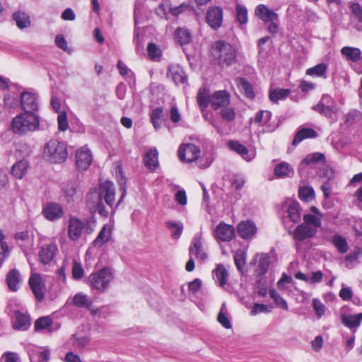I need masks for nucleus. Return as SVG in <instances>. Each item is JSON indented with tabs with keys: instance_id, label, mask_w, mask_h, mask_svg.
<instances>
[{
	"instance_id": "1",
	"label": "nucleus",
	"mask_w": 362,
	"mask_h": 362,
	"mask_svg": "<svg viewBox=\"0 0 362 362\" xmlns=\"http://www.w3.org/2000/svg\"><path fill=\"white\" fill-rule=\"evenodd\" d=\"M119 182L122 192L115 206V188L114 184L109 180H106L100 183L98 190L91 191L88 194L87 202L90 209L93 212H98L102 216L107 217L109 215V212L106 210L103 204L104 200L114 212L122 203L127 194V189L124 186L126 180L122 177Z\"/></svg>"
},
{
	"instance_id": "2",
	"label": "nucleus",
	"mask_w": 362,
	"mask_h": 362,
	"mask_svg": "<svg viewBox=\"0 0 362 362\" xmlns=\"http://www.w3.org/2000/svg\"><path fill=\"white\" fill-rule=\"evenodd\" d=\"M212 54L221 67L228 66L236 60V51L228 42L218 40L212 47Z\"/></svg>"
},
{
	"instance_id": "3",
	"label": "nucleus",
	"mask_w": 362,
	"mask_h": 362,
	"mask_svg": "<svg viewBox=\"0 0 362 362\" xmlns=\"http://www.w3.org/2000/svg\"><path fill=\"white\" fill-rule=\"evenodd\" d=\"M68 156L66 145L64 142L52 139L45 145L43 157L53 163H62Z\"/></svg>"
},
{
	"instance_id": "4",
	"label": "nucleus",
	"mask_w": 362,
	"mask_h": 362,
	"mask_svg": "<svg viewBox=\"0 0 362 362\" xmlns=\"http://www.w3.org/2000/svg\"><path fill=\"white\" fill-rule=\"evenodd\" d=\"M39 124L38 117L35 113L24 112L13 118L12 129L14 133L21 135L36 130Z\"/></svg>"
},
{
	"instance_id": "5",
	"label": "nucleus",
	"mask_w": 362,
	"mask_h": 362,
	"mask_svg": "<svg viewBox=\"0 0 362 362\" xmlns=\"http://www.w3.org/2000/svg\"><path fill=\"white\" fill-rule=\"evenodd\" d=\"M114 270L109 267L92 273L88 277L90 286L98 293L105 292L114 279Z\"/></svg>"
},
{
	"instance_id": "6",
	"label": "nucleus",
	"mask_w": 362,
	"mask_h": 362,
	"mask_svg": "<svg viewBox=\"0 0 362 362\" xmlns=\"http://www.w3.org/2000/svg\"><path fill=\"white\" fill-rule=\"evenodd\" d=\"M206 24L214 30H218L223 24V11L221 7L210 6L205 15Z\"/></svg>"
},
{
	"instance_id": "7",
	"label": "nucleus",
	"mask_w": 362,
	"mask_h": 362,
	"mask_svg": "<svg viewBox=\"0 0 362 362\" xmlns=\"http://www.w3.org/2000/svg\"><path fill=\"white\" fill-rule=\"evenodd\" d=\"M200 155V149L193 144H182L178 150V156L182 161L192 163Z\"/></svg>"
},
{
	"instance_id": "8",
	"label": "nucleus",
	"mask_w": 362,
	"mask_h": 362,
	"mask_svg": "<svg viewBox=\"0 0 362 362\" xmlns=\"http://www.w3.org/2000/svg\"><path fill=\"white\" fill-rule=\"evenodd\" d=\"M93 162V156L87 146H83L76 153V164L79 170H86Z\"/></svg>"
},
{
	"instance_id": "9",
	"label": "nucleus",
	"mask_w": 362,
	"mask_h": 362,
	"mask_svg": "<svg viewBox=\"0 0 362 362\" xmlns=\"http://www.w3.org/2000/svg\"><path fill=\"white\" fill-rule=\"evenodd\" d=\"M28 284L35 298L38 301H41L45 298V285L40 274L37 273L32 274Z\"/></svg>"
},
{
	"instance_id": "10",
	"label": "nucleus",
	"mask_w": 362,
	"mask_h": 362,
	"mask_svg": "<svg viewBox=\"0 0 362 362\" xmlns=\"http://www.w3.org/2000/svg\"><path fill=\"white\" fill-rule=\"evenodd\" d=\"M282 209L287 213V216L293 223H298L301 219L299 203L292 199H286L282 204Z\"/></svg>"
},
{
	"instance_id": "11",
	"label": "nucleus",
	"mask_w": 362,
	"mask_h": 362,
	"mask_svg": "<svg viewBox=\"0 0 362 362\" xmlns=\"http://www.w3.org/2000/svg\"><path fill=\"white\" fill-rule=\"evenodd\" d=\"M37 96L35 93L25 91L21 93L20 104L22 109L28 113H34L38 108Z\"/></svg>"
},
{
	"instance_id": "12",
	"label": "nucleus",
	"mask_w": 362,
	"mask_h": 362,
	"mask_svg": "<svg viewBox=\"0 0 362 362\" xmlns=\"http://www.w3.org/2000/svg\"><path fill=\"white\" fill-rule=\"evenodd\" d=\"M214 235L218 240L230 242L235 236V228L231 225L220 222L214 231Z\"/></svg>"
},
{
	"instance_id": "13",
	"label": "nucleus",
	"mask_w": 362,
	"mask_h": 362,
	"mask_svg": "<svg viewBox=\"0 0 362 362\" xmlns=\"http://www.w3.org/2000/svg\"><path fill=\"white\" fill-rule=\"evenodd\" d=\"M230 102V95L226 90H216L211 95V106L214 110L228 106Z\"/></svg>"
},
{
	"instance_id": "14",
	"label": "nucleus",
	"mask_w": 362,
	"mask_h": 362,
	"mask_svg": "<svg viewBox=\"0 0 362 362\" xmlns=\"http://www.w3.org/2000/svg\"><path fill=\"white\" fill-rule=\"evenodd\" d=\"M86 223L78 218L71 217L68 226V236L73 240H78L83 230H85Z\"/></svg>"
},
{
	"instance_id": "15",
	"label": "nucleus",
	"mask_w": 362,
	"mask_h": 362,
	"mask_svg": "<svg viewBox=\"0 0 362 362\" xmlns=\"http://www.w3.org/2000/svg\"><path fill=\"white\" fill-rule=\"evenodd\" d=\"M12 326L14 329L25 331L30 326V318L27 313L14 310L12 315Z\"/></svg>"
},
{
	"instance_id": "16",
	"label": "nucleus",
	"mask_w": 362,
	"mask_h": 362,
	"mask_svg": "<svg viewBox=\"0 0 362 362\" xmlns=\"http://www.w3.org/2000/svg\"><path fill=\"white\" fill-rule=\"evenodd\" d=\"M42 213L46 219L50 221H54L63 216L64 211L59 204L49 202L43 207Z\"/></svg>"
},
{
	"instance_id": "17",
	"label": "nucleus",
	"mask_w": 362,
	"mask_h": 362,
	"mask_svg": "<svg viewBox=\"0 0 362 362\" xmlns=\"http://www.w3.org/2000/svg\"><path fill=\"white\" fill-rule=\"evenodd\" d=\"M64 199L69 203L81 200L82 192L75 182H69L62 188Z\"/></svg>"
},
{
	"instance_id": "18",
	"label": "nucleus",
	"mask_w": 362,
	"mask_h": 362,
	"mask_svg": "<svg viewBox=\"0 0 362 362\" xmlns=\"http://www.w3.org/2000/svg\"><path fill=\"white\" fill-rule=\"evenodd\" d=\"M341 323L355 333L362 323V313L358 314H342L341 315Z\"/></svg>"
},
{
	"instance_id": "19",
	"label": "nucleus",
	"mask_w": 362,
	"mask_h": 362,
	"mask_svg": "<svg viewBox=\"0 0 362 362\" xmlns=\"http://www.w3.org/2000/svg\"><path fill=\"white\" fill-rule=\"evenodd\" d=\"M189 251L190 256L194 255L201 261L204 262L207 259V255L203 249L201 235H197L193 238Z\"/></svg>"
},
{
	"instance_id": "20",
	"label": "nucleus",
	"mask_w": 362,
	"mask_h": 362,
	"mask_svg": "<svg viewBox=\"0 0 362 362\" xmlns=\"http://www.w3.org/2000/svg\"><path fill=\"white\" fill-rule=\"evenodd\" d=\"M228 146L230 150L239 154L246 161L252 160L255 156V151H250L246 146L238 141H230Z\"/></svg>"
},
{
	"instance_id": "21",
	"label": "nucleus",
	"mask_w": 362,
	"mask_h": 362,
	"mask_svg": "<svg viewBox=\"0 0 362 362\" xmlns=\"http://www.w3.org/2000/svg\"><path fill=\"white\" fill-rule=\"evenodd\" d=\"M57 246L55 243L43 245L39 252L40 261L43 264H48L54 257L57 252Z\"/></svg>"
},
{
	"instance_id": "22",
	"label": "nucleus",
	"mask_w": 362,
	"mask_h": 362,
	"mask_svg": "<svg viewBox=\"0 0 362 362\" xmlns=\"http://www.w3.org/2000/svg\"><path fill=\"white\" fill-rule=\"evenodd\" d=\"M272 119V112L268 110L258 111L253 118L250 119V123L254 122L260 126H266L265 132H272L274 131L275 127H272L269 125V122Z\"/></svg>"
},
{
	"instance_id": "23",
	"label": "nucleus",
	"mask_w": 362,
	"mask_h": 362,
	"mask_svg": "<svg viewBox=\"0 0 362 362\" xmlns=\"http://www.w3.org/2000/svg\"><path fill=\"white\" fill-rule=\"evenodd\" d=\"M317 233V230L313 229L308 225L304 223L298 225L293 231L294 239L303 241L306 239L313 238Z\"/></svg>"
},
{
	"instance_id": "24",
	"label": "nucleus",
	"mask_w": 362,
	"mask_h": 362,
	"mask_svg": "<svg viewBox=\"0 0 362 362\" xmlns=\"http://www.w3.org/2000/svg\"><path fill=\"white\" fill-rule=\"evenodd\" d=\"M257 230L255 223L251 221H242L238 226V234L244 239L252 238L257 233Z\"/></svg>"
},
{
	"instance_id": "25",
	"label": "nucleus",
	"mask_w": 362,
	"mask_h": 362,
	"mask_svg": "<svg viewBox=\"0 0 362 362\" xmlns=\"http://www.w3.org/2000/svg\"><path fill=\"white\" fill-rule=\"evenodd\" d=\"M145 166L150 170H156L159 166L158 151L156 148H151L146 152L143 158Z\"/></svg>"
},
{
	"instance_id": "26",
	"label": "nucleus",
	"mask_w": 362,
	"mask_h": 362,
	"mask_svg": "<svg viewBox=\"0 0 362 362\" xmlns=\"http://www.w3.org/2000/svg\"><path fill=\"white\" fill-rule=\"evenodd\" d=\"M349 8L351 12V21L354 27L359 32H362V8L358 3H351Z\"/></svg>"
},
{
	"instance_id": "27",
	"label": "nucleus",
	"mask_w": 362,
	"mask_h": 362,
	"mask_svg": "<svg viewBox=\"0 0 362 362\" xmlns=\"http://www.w3.org/2000/svg\"><path fill=\"white\" fill-rule=\"evenodd\" d=\"M255 15L265 23L276 21L278 14L264 4L258 5L255 10Z\"/></svg>"
},
{
	"instance_id": "28",
	"label": "nucleus",
	"mask_w": 362,
	"mask_h": 362,
	"mask_svg": "<svg viewBox=\"0 0 362 362\" xmlns=\"http://www.w3.org/2000/svg\"><path fill=\"white\" fill-rule=\"evenodd\" d=\"M325 156L324 154L321 153H313L308 155L300 163L298 171L299 173L301 174L303 170L308 165H314L316 163H325Z\"/></svg>"
},
{
	"instance_id": "29",
	"label": "nucleus",
	"mask_w": 362,
	"mask_h": 362,
	"mask_svg": "<svg viewBox=\"0 0 362 362\" xmlns=\"http://www.w3.org/2000/svg\"><path fill=\"white\" fill-rule=\"evenodd\" d=\"M168 77L173 80L175 84L184 83L187 81V76L183 69L176 64L169 66Z\"/></svg>"
},
{
	"instance_id": "30",
	"label": "nucleus",
	"mask_w": 362,
	"mask_h": 362,
	"mask_svg": "<svg viewBox=\"0 0 362 362\" xmlns=\"http://www.w3.org/2000/svg\"><path fill=\"white\" fill-rule=\"evenodd\" d=\"M274 174L278 178L292 177L294 175V170L291 164L281 161L276 165Z\"/></svg>"
},
{
	"instance_id": "31",
	"label": "nucleus",
	"mask_w": 362,
	"mask_h": 362,
	"mask_svg": "<svg viewBox=\"0 0 362 362\" xmlns=\"http://www.w3.org/2000/svg\"><path fill=\"white\" fill-rule=\"evenodd\" d=\"M21 276L18 270L13 269L8 272L6 277V282L8 288L11 291H17L19 284L21 283Z\"/></svg>"
},
{
	"instance_id": "32",
	"label": "nucleus",
	"mask_w": 362,
	"mask_h": 362,
	"mask_svg": "<svg viewBox=\"0 0 362 362\" xmlns=\"http://www.w3.org/2000/svg\"><path fill=\"white\" fill-rule=\"evenodd\" d=\"M112 230V228L110 224H105L94 240L93 243V246L100 247L107 243L111 237Z\"/></svg>"
},
{
	"instance_id": "33",
	"label": "nucleus",
	"mask_w": 362,
	"mask_h": 362,
	"mask_svg": "<svg viewBox=\"0 0 362 362\" xmlns=\"http://www.w3.org/2000/svg\"><path fill=\"white\" fill-rule=\"evenodd\" d=\"M213 277L218 286L223 288L226 285L228 272L223 264H218L213 271Z\"/></svg>"
},
{
	"instance_id": "34",
	"label": "nucleus",
	"mask_w": 362,
	"mask_h": 362,
	"mask_svg": "<svg viewBox=\"0 0 362 362\" xmlns=\"http://www.w3.org/2000/svg\"><path fill=\"white\" fill-rule=\"evenodd\" d=\"M197 103L202 112L207 108L209 105L211 104V94L209 88L206 87L199 88L197 95Z\"/></svg>"
},
{
	"instance_id": "35",
	"label": "nucleus",
	"mask_w": 362,
	"mask_h": 362,
	"mask_svg": "<svg viewBox=\"0 0 362 362\" xmlns=\"http://www.w3.org/2000/svg\"><path fill=\"white\" fill-rule=\"evenodd\" d=\"M317 133L312 128L300 127L293 140V145H297L305 139L315 138Z\"/></svg>"
},
{
	"instance_id": "36",
	"label": "nucleus",
	"mask_w": 362,
	"mask_h": 362,
	"mask_svg": "<svg viewBox=\"0 0 362 362\" xmlns=\"http://www.w3.org/2000/svg\"><path fill=\"white\" fill-rule=\"evenodd\" d=\"M29 356L31 362H49L50 351L47 348L32 350L30 351Z\"/></svg>"
},
{
	"instance_id": "37",
	"label": "nucleus",
	"mask_w": 362,
	"mask_h": 362,
	"mask_svg": "<svg viewBox=\"0 0 362 362\" xmlns=\"http://www.w3.org/2000/svg\"><path fill=\"white\" fill-rule=\"evenodd\" d=\"M151 122L154 129H160L162 122L165 120V114L162 107H156L150 114Z\"/></svg>"
},
{
	"instance_id": "38",
	"label": "nucleus",
	"mask_w": 362,
	"mask_h": 362,
	"mask_svg": "<svg viewBox=\"0 0 362 362\" xmlns=\"http://www.w3.org/2000/svg\"><path fill=\"white\" fill-rule=\"evenodd\" d=\"M175 37L177 42L182 46L189 44L192 40L190 31L185 28H178L175 30Z\"/></svg>"
},
{
	"instance_id": "39",
	"label": "nucleus",
	"mask_w": 362,
	"mask_h": 362,
	"mask_svg": "<svg viewBox=\"0 0 362 362\" xmlns=\"http://www.w3.org/2000/svg\"><path fill=\"white\" fill-rule=\"evenodd\" d=\"M28 168L26 160H21L16 162L11 168V174L18 179H21L25 175Z\"/></svg>"
},
{
	"instance_id": "40",
	"label": "nucleus",
	"mask_w": 362,
	"mask_h": 362,
	"mask_svg": "<svg viewBox=\"0 0 362 362\" xmlns=\"http://www.w3.org/2000/svg\"><path fill=\"white\" fill-rule=\"evenodd\" d=\"M341 54L346 59L356 62L361 59V52L358 48L347 46L341 49Z\"/></svg>"
},
{
	"instance_id": "41",
	"label": "nucleus",
	"mask_w": 362,
	"mask_h": 362,
	"mask_svg": "<svg viewBox=\"0 0 362 362\" xmlns=\"http://www.w3.org/2000/svg\"><path fill=\"white\" fill-rule=\"evenodd\" d=\"M237 86L243 91L244 95L250 99H253L255 94L252 86L244 78L236 79Z\"/></svg>"
},
{
	"instance_id": "42",
	"label": "nucleus",
	"mask_w": 362,
	"mask_h": 362,
	"mask_svg": "<svg viewBox=\"0 0 362 362\" xmlns=\"http://www.w3.org/2000/svg\"><path fill=\"white\" fill-rule=\"evenodd\" d=\"M13 20L20 29L28 28L30 25V20L28 15L24 12L18 11L13 14Z\"/></svg>"
},
{
	"instance_id": "43",
	"label": "nucleus",
	"mask_w": 362,
	"mask_h": 362,
	"mask_svg": "<svg viewBox=\"0 0 362 362\" xmlns=\"http://www.w3.org/2000/svg\"><path fill=\"white\" fill-rule=\"evenodd\" d=\"M332 243L339 253L344 254L348 251L349 246L344 237L335 234L332 238Z\"/></svg>"
},
{
	"instance_id": "44",
	"label": "nucleus",
	"mask_w": 362,
	"mask_h": 362,
	"mask_svg": "<svg viewBox=\"0 0 362 362\" xmlns=\"http://www.w3.org/2000/svg\"><path fill=\"white\" fill-rule=\"evenodd\" d=\"M166 227L171 231L173 239H178L183 230V224L181 221H169L165 223Z\"/></svg>"
},
{
	"instance_id": "45",
	"label": "nucleus",
	"mask_w": 362,
	"mask_h": 362,
	"mask_svg": "<svg viewBox=\"0 0 362 362\" xmlns=\"http://www.w3.org/2000/svg\"><path fill=\"white\" fill-rule=\"evenodd\" d=\"M73 304L78 308H84L90 309L92 305V301L88 298V296L82 293H76L72 300Z\"/></svg>"
},
{
	"instance_id": "46",
	"label": "nucleus",
	"mask_w": 362,
	"mask_h": 362,
	"mask_svg": "<svg viewBox=\"0 0 362 362\" xmlns=\"http://www.w3.org/2000/svg\"><path fill=\"white\" fill-rule=\"evenodd\" d=\"M290 93L291 90L288 88H274L269 91V99L273 103H277L280 100L286 98Z\"/></svg>"
},
{
	"instance_id": "47",
	"label": "nucleus",
	"mask_w": 362,
	"mask_h": 362,
	"mask_svg": "<svg viewBox=\"0 0 362 362\" xmlns=\"http://www.w3.org/2000/svg\"><path fill=\"white\" fill-rule=\"evenodd\" d=\"M235 18L240 25H245L248 21V12L247 8L240 4H237L235 6Z\"/></svg>"
},
{
	"instance_id": "48",
	"label": "nucleus",
	"mask_w": 362,
	"mask_h": 362,
	"mask_svg": "<svg viewBox=\"0 0 362 362\" xmlns=\"http://www.w3.org/2000/svg\"><path fill=\"white\" fill-rule=\"evenodd\" d=\"M322 216H316L313 214H305L303 216V221L305 225H308L313 229L317 230L318 228L321 226Z\"/></svg>"
},
{
	"instance_id": "49",
	"label": "nucleus",
	"mask_w": 362,
	"mask_h": 362,
	"mask_svg": "<svg viewBox=\"0 0 362 362\" xmlns=\"http://www.w3.org/2000/svg\"><path fill=\"white\" fill-rule=\"evenodd\" d=\"M269 257L267 254H262L258 261L256 272L259 276H264L268 271L269 267Z\"/></svg>"
},
{
	"instance_id": "50",
	"label": "nucleus",
	"mask_w": 362,
	"mask_h": 362,
	"mask_svg": "<svg viewBox=\"0 0 362 362\" xmlns=\"http://www.w3.org/2000/svg\"><path fill=\"white\" fill-rule=\"evenodd\" d=\"M317 112L330 119L332 122L337 120L339 109L337 104L323 108V110H319Z\"/></svg>"
},
{
	"instance_id": "51",
	"label": "nucleus",
	"mask_w": 362,
	"mask_h": 362,
	"mask_svg": "<svg viewBox=\"0 0 362 362\" xmlns=\"http://www.w3.org/2000/svg\"><path fill=\"white\" fill-rule=\"evenodd\" d=\"M246 252L243 250H237L234 256V262L237 269L242 274L246 263Z\"/></svg>"
},
{
	"instance_id": "52",
	"label": "nucleus",
	"mask_w": 362,
	"mask_h": 362,
	"mask_svg": "<svg viewBox=\"0 0 362 362\" xmlns=\"http://www.w3.org/2000/svg\"><path fill=\"white\" fill-rule=\"evenodd\" d=\"M147 53L148 57L153 61H160L161 57V49L154 42H150L147 45Z\"/></svg>"
},
{
	"instance_id": "53",
	"label": "nucleus",
	"mask_w": 362,
	"mask_h": 362,
	"mask_svg": "<svg viewBox=\"0 0 362 362\" xmlns=\"http://www.w3.org/2000/svg\"><path fill=\"white\" fill-rule=\"evenodd\" d=\"M269 296L274 301L277 307L282 308L285 310H288L287 302L284 299L275 289L269 290Z\"/></svg>"
},
{
	"instance_id": "54",
	"label": "nucleus",
	"mask_w": 362,
	"mask_h": 362,
	"mask_svg": "<svg viewBox=\"0 0 362 362\" xmlns=\"http://www.w3.org/2000/svg\"><path fill=\"white\" fill-rule=\"evenodd\" d=\"M327 66L324 63H320L316 66L309 68L306 70V74L309 76H315L318 77L323 76L327 71Z\"/></svg>"
},
{
	"instance_id": "55",
	"label": "nucleus",
	"mask_w": 362,
	"mask_h": 362,
	"mask_svg": "<svg viewBox=\"0 0 362 362\" xmlns=\"http://www.w3.org/2000/svg\"><path fill=\"white\" fill-rule=\"evenodd\" d=\"M298 196L302 201L309 202L314 198L315 192L310 187H303L299 189Z\"/></svg>"
},
{
	"instance_id": "56",
	"label": "nucleus",
	"mask_w": 362,
	"mask_h": 362,
	"mask_svg": "<svg viewBox=\"0 0 362 362\" xmlns=\"http://www.w3.org/2000/svg\"><path fill=\"white\" fill-rule=\"evenodd\" d=\"M335 104L336 103L330 95L325 94L322 96L319 103L316 105L313 106V110L315 111L323 110V108L332 106Z\"/></svg>"
},
{
	"instance_id": "57",
	"label": "nucleus",
	"mask_w": 362,
	"mask_h": 362,
	"mask_svg": "<svg viewBox=\"0 0 362 362\" xmlns=\"http://www.w3.org/2000/svg\"><path fill=\"white\" fill-rule=\"evenodd\" d=\"M52 324V320L51 317H41L38 318L35 322V329L36 331L49 328Z\"/></svg>"
},
{
	"instance_id": "58",
	"label": "nucleus",
	"mask_w": 362,
	"mask_h": 362,
	"mask_svg": "<svg viewBox=\"0 0 362 362\" xmlns=\"http://www.w3.org/2000/svg\"><path fill=\"white\" fill-rule=\"evenodd\" d=\"M70 343L76 349H83L89 343V339L86 337H79L76 334H73Z\"/></svg>"
},
{
	"instance_id": "59",
	"label": "nucleus",
	"mask_w": 362,
	"mask_h": 362,
	"mask_svg": "<svg viewBox=\"0 0 362 362\" xmlns=\"http://www.w3.org/2000/svg\"><path fill=\"white\" fill-rule=\"evenodd\" d=\"M217 320L218 322L226 329H230L231 327V323L226 315V310L225 305H223L218 313Z\"/></svg>"
},
{
	"instance_id": "60",
	"label": "nucleus",
	"mask_w": 362,
	"mask_h": 362,
	"mask_svg": "<svg viewBox=\"0 0 362 362\" xmlns=\"http://www.w3.org/2000/svg\"><path fill=\"white\" fill-rule=\"evenodd\" d=\"M361 119V114L358 110H351L346 115L345 124L348 127L352 126Z\"/></svg>"
},
{
	"instance_id": "61",
	"label": "nucleus",
	"mask_w": 362,
	"mask_h": 362,
	"mask_svg": "<svg viewBox=\"0 0 362 362\" xmlns=\"http://www.w3.org/2000/svg\"><path fill=\"white\" fill-rule=\"evenodd\" d=\"M220 115L221 117L227 121L232 122L235 117V112L233 107L226 106L220 109Z\"/></svg>"
},
{
	"instance_id": "62",
	"label": "nucleus",
	"mask_w": 362,
	"mask_h": 362,
	"mask_svg": "<svg viewBox=\"0 0 362 362\" xmlns=\"http://www.w3.org/2000/svg\"><path fill=\"white\" fill-rule=\"evenodd\" d=\"M58 128L62 132H65L69 127L67 114L64 111L59 112L57 117Z\"/></svg>"
},
{
	"instance_id": "63",
	"label": "nucleus",
	"mask_w": 362,
	"mask_h": 362,
	"mask_svg": "<svg viewBox=\"0 0 362 362\" xmlns=\"http://www.w3.org/2000/svg\"><path fill=\"white\" fill-rule=\"evenodd\" d=\"M257 292L259 296L264 297L267 293V286L265 278L262 276L256 282Z\"/></svg>"
},
{
	"instance_id": "64",
	"label": "nucleus",
	"mask_w": 362,
	"mask_h": 362,
	"mask_svg": "<svg viewBox=\"0 0 362 362\" xmlns=\"http://www.w3.org/2000/svg\"><path fill=\"white\" fill-rule=\"evenodd\" d=\"M0 362H21V361L16 353L8 351L2 355Z\"/></svg>"
}]
</instances>
